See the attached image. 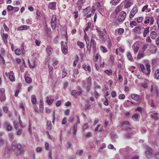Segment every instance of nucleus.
Masks as SVG:
<instances>
[{"instance_id": "58", "label": "nucleus", "mask_w": 159, "mask_h": 159, "mask_svg": "<svg viewBox=\"0 0 159 159\" xmlns=\"http://www.w3.org/2000/svg\"><path fill=\"white\" fill-rule=\"evenodd\" d=\"M45 147L46 150H48L49 149V145L48 143L46 142L45 144Z\"/></svg>"}, {"instance_id": "60", "label": "nucleus", "mask_w": 159, "mask_h": 159, "mask_svg": "<svg viewBox=\"0 0 159 159\" xmlns=\"http://www.w3.org/2000/svg\"><path fill=\"white\" fill-rule=\"evenodd\" d=\"M117 136L116 134L114 133H113L111 134V138L112 139H116L117 138Z\"/></svg>"}, {"instance_id": "12", "label": "nucleus", "mask_w": 159, "mask_h": 159, "mask_svg": "<svg viewBox=\"0 0 159 159\" xmlns=\"http://www.w3.org/2000/svg\"><path fill=\"white\" fill-rule=\"evenodd\" d=\"M143 29L144 27L142 26H139L135 27L133 29V30L135 32L139 34L141 33V31L143 30Z\"/></svg>"}, {"instance_id": "42", "label": "nucleus", "mask_w": 159, "mask_h": 159, "mask_svg": "<svg viewBox=\"0 0 159 159\" xmlns=\"http://www.w3.org/2000/svg\"><path fill=\"white\" fill-rule=\"evenodd\" d=\"M91 26V23L90 22H89L87 23V26L86 27V28H85L84 32H86V31H87L88 30V29L90 28Z\"/></svg>"}, {"instance_id": "43", "label": "nucleus", "mask_w": 159, "mask_h": 159, "mask_svg": "<svg viewBox=\"0 0 159 159\" xmlns=\"http://www.w3.org/2000/svg\"><path fill=\"white\" fill-rule=\"evenodd\" d=\"M77 89L78 90V91H77V92L79 95H80L81 94H82L83 92V91L81 89V88L80 86H78L77 87Z\"/></svg>"}, {"instance_id": "18", "label": "nucleus", "mask_w": 159, "mask_h": 159, "mask_svg": "<svg viewBox=\"0 0 159 159\" xmlns=\"http://www.w3.org/2000/svg\"><path fill=\"white\" fill-rule=\"evenodd\" d=\"M140 118V115L139 113H136L133 115L132 116L133 119L134 121H138Z\"/></svg>"}, {"instance_id": "51", "label": "nucleus", "mask_w": 159, "mask_h": 159, "mask_svg": "<svg viewBox=\"0 0 159 159\" xmlns=\"http://www.w3.org/2000/svg\"><path fill=\"white\" fill-rule=\"evenodd\" d=\"M139 49V47L138 46H134V52L136 54L138 52Z\"/></svg>"}, {"instance_id": "61", "label": "nucleus", "mask_w": 159, "mask_h": 159, "mask_svg": "<svg viewBox=\"0 0 159 159\" xmlns=\"http://www.w3.org/2000/svg\"><path fill=\"white\" fill-rule=\"evenodd\" d=\"M67 74V72L66 71L65 69H64L63 72L62 77V78H64Z\"/></svg>"}, {"instance_id": "32", "label": "nucleus", "mask_w": 159, "mask_h": 159, "mask_svg": "<svg viewBox=\"0 0 159 159\" xmlns=\"http://www.w3.org/2000/svg\"><path fill=\"white\" fill-rule=\"evenodd\" d=\"M150 17L149 16H146L145 18V20L144 22L145 24H148L150 22Z\"/></svg>"}, {"instance_id": "28", "label": "nucleus", "mask_w": 159, "mask_h": 159, "mask_svg": "<svg viewBox=\"0 0 159 159\" xmlns=\"http://www.w3.org/2000/svg\"><path fill=\"white\" fill-rule=\"evenodd\" d=\"M138 23H140L142 22L144 20V18L142 16L139 17L135 19Z\"/></svg>"}, {"instance_id": "21", "label": "nucleus", "mask_w": 159, "mask_h": 159, "mask_svg": "<svg viewBox=\"0 0 159 159\" xmlns=\"http://www.w3.org/2000/svg\"><path fill=\"white\" fill-rule=\"evenodd\" d=\"M28 27L29 26L26 25H22L21 26L18 27L17 28V30H25L28 29Z\"/></svg>"}, {"instance_id": "37", "label": "nucleus", "mask_w": 159, "mask_h": 159, "mask_svg": "<svg viewBox=\"0 0 159 159\" xmlns=\"http://www.w3.org/2000/svg\"><path fill=\"white\" fill-rule=\"evenodd\" d=\"M17 130L16 134L18 135H20L22 133V129H18V127H17V129H16Z\"/></svg>"}, {"instance_id": "25", "label": "nucleus", "mask_w": 159, "mask_h": 159, "mask_svg": "<svg viewBox=\"0 0 159 159\" xmlns=\"http://www.w3.org/2000/svg\"><path fill=\"white\" fill-rule=\"evenodd\" d=\"M46 51L48 54H50L53 51V48H52L51 46L48 45L47 47Z\"/></svg>"}, {"instance_id": "48", "label": "nucleus", "mask_w": 159, "mask_h": 159, "mask_svg": "<svg viewBox=\"0 0 159 159\" xmlns=\"http://www.w3.org/2000/svg\"><path fill=\"white\" fill-rule=\"evenodd\" d=\"M5 140L2 138L0 137V147L2 146L4 143Z\"/></svg>"}, {"instance_id": "46", "label": "nucleus", "mask_w": 159, "mask_h": 159, "mask_svg": "<svg viewBox=\"0 0 159 159\" xmlns=\"http://www.w3.org/2000/svg\"><path fill=\"white\" fill-rule=\"evenodd\" d=\"M149 46V45L148 44H145L143 45L142 48L143 51H144L146 50L147 48H148Z\"/></svg>"}, {"instance_id": "35", "label": "nucleus", "mask_w": 159, "mask_h": 159, "mask_svg": "<svg viewBox=\"0 0 159 159\" xmlns=\"http://www.w3.org/2000/svg\"><path fill=\"white\" fill-rule=\"evenodd\" d=\"M159 77V70H157L154 74V78H155L158 79Z\"/></svg>"}, {"instance_id": "50", "label": "nucleus", "mask_w": 159, "mask_h": 159, "mask_svg": "<svg viewBox=\"0 0 159 159\" xmlns=\"http://www.w3.org/2000/svg\"><path fill=\"white\" fill-rule=\"evenodd\" d=\"M16 54L17 55H19L21 54V51L19 49H17L15 51Z\"/></svg>"}, {"instance_id": "22", "label": "nucleus", "mask_w": 159, "mask_h": 159, "mask_svg": "<svg viewBox=\"0 0 159 159\" xmlns=\"http://www.w3.org/2000/svg\"><path fill=\"white\" fill-rule=\"evenodd\" d=\"M133 135V134L132 133H127L124 135V137L125 139H129L132 137Z\"/></svg>"}, {"instance_id": "3", "label": "nucleus", "mask_w": 159, "mask_h": 159, "mask_svg": "<svg viewBox=\"0 0 159 159\" xmlns=\"http://www.w3.org/2000/svg\"><path fill=\"white\" fill-rule=\"evenodd\" d=\"M61 44L62 53L65 55L67 54L68 53V46L67 43L66 42L64 43L63 41H61Z\"/></svg>"}, {"instance_id": "26", "label": "nucleus", "mask_w": 159, "mask_h": 159, "mask_svg": "<svg viewBox=\"0 0 159 159\" xmlns=\"http://www.w3.org/2000/svg\"><path fill=\"white\" fill-rule=\"evenodd\" d=\"M31 102L33 104H35L36 103L37 100L35 96L34 95H33L31 96Z\"/></svg>"}, {"instance_id": "27", "label": "nucleus", "mask_w": 159, "mask_h": 159, "mask_svg": "<svg viewBox=\"0 0 159 159\" xmlns=\"http://www.w3.org/2000/svg\"><path fill=\"white\" fill-rule=\"evenodd\" d=\"M126 55L129 60L131 61H132L133 59V57L131 53L130 52H127Z\"/></svg>"}, {"instance_id": "39", "label": "nucleus", "mask_w": 159, "mask_h": 159, "mask_svg": "<svg viewBox=\"0 0 159 159\" xmlns=\"http://www.w3.org/2000/svg\"><path fill=\"white\" fill-rule=\"evenodd\" d=\"M106 147V145L105 143L102 144L101 145V147L99 148V151L100 152H101L102 150L105 148Z\"/></svg>"}, {"instance_id": "19", "label": "nucleus", "mask_w": 159, "mask_h": 159, "mask_svg": "<svg viewBox=\"0 0 159 159\" xmlns=\"http://www.w3.org/2000/svg\"><path fill=\"white\" fill-rule=\"evenodd\" d=\"M150 35L151 38L153 39H155L157 36V33L155 31H152L151 32Z\"/></svg>"}, {"instance_id": "38", "label": "nucleus", "mask_w": 159, "mask_h": 159, "mask_svg": "<svg viewBox=\"0 0 159 159\" xmlns=\"http://www.w3.org/2000/svg\"><path fill=\"white\" fill-rule=\"evenodd\" d=\"M143 55L144 53L143 51L142 52H139L137 56V57L138 59H140L141 57H143Z\"/></svg>"}, {"instance_id": "8", "label": "nucleus", "mask_w": 159, "mask_h": 159, "mask_svg": "<svg viewBox=\"0 0 159 159\" xmlns=\"http://www.w3.org/2000/svg\"><path fill=\"white\" fill-rule=\"evenodd\" d=\"M138 9L137 7H134L131 10L130 14L129 17L130 18H133L135 15L137 13Z\"/></svg>"}, {"instance_id": "1", "label": "nucleus", "mask_w": 159, "mask_h": 159, "mask_svg": "<svg viewBox=\"0 0 159 159\" xmlns=\"http://www.w3.org/2000/svg\"><path fill=\"white\" fill-rule=\"evenodd\" d=\"M146 70L143 65L140 64L139 65V68L141 71L146 75L148 77L151 72L150 66L148 63H146L145 65Z\"/></svg>"}, {"instance_id": "62", "label": "nucleus", "mask_w": 159, "mask_h": 159, "mask_svg": "<svg viewBox=\"0 0 159 159\" xmlns=\"http://www.w3.org/2000/svg\"><path fill=\"white\" fill-rule=\"evenodd\" d=\"M148 5H146L144 6L142 9V12H144L145 10H147L148 9Z\"/></svg>"}, {"instance_id": "15", "label": "nucleus", "mask_w": 159, "mask_h": 159, "mask_svg": "<svg viewBox=\"0 0 159 159\" xmlns=\"http://www.w3.org/2000/svg\"><path fill=\"white\" fill-rule=\"evenodd\" d=\"M149 28L150 27H147L146 28H144L143 30L144 31L143 32V36L144 37H146L147 36V34L149 33Z\"/></svg>"}, {"instance_id": "47", "label": "nucleus", "mask_w": 159, "mask_h": 159, "mask_svg": "<svg viewBox=\"0 0 159 159\" xmlns=\"http://www.w3.org/2000/svg\"><path fill=\"white\" fill-rule=\"evenodd\" d=\"M25 80L27 83H29L32 81V79L30 77H25Z\"/></svg>"}, {"instance_id": "45", "label": "nucleus", "mask_w": 159, "mask_h": 159, "mask_svg": "<svg viewBox=\"0 0 159 159\" xmlns=\"http://www.w3.org/2000/svg\"><path fill=\"white\" fill-rule=\"evenodd\" d=\"M100 49L102 51V52H103L105 53L107 51V48L103 46H101L100 47Z\"/></svg>"}, {"instance_id": "40", "label": "nucleus", "mask_w": 159, "mask_h": 159, "mask_svg": "<svg viewBox=\"0 0 159 159\" xmlns=\"http://www.w3.org/2000/svg\"><path fill=\"white\" fill-rule=\"evenodd\" d=\"M137 23L136 21H133L130 23L129 25H130L131 28H133V26L132 25L135 26L137 25Z\"/></svg>"}, {"instance_id": "23", "label": "nucleus", "mask_w": 159, "mask_h": 159, "mask_svg": "<svg viewBox=\"0 0 159 159\" xmlns=\"http://www.w3.org/2000/svg\"><path fill=\"white\" fill-rule=\"evenodd\" d=\"M6 98L5 93H0V100L2 102L5 100Z\"/></svg>"}, {"instance_id": "13", "label": "nucleus", "mask_w": 159, "mask_h": 159, "mask_svg": "<svg viewBox=\"0 0 159 159\" xmlns=\"http://www.w3.org/2000/svg\"><path fill=\"white\" fill-rule=\"evenodd\" d=\"M146 155L148 159L152 157V150L151 148H149L146 151Z\"/></svg>"}, {"instance_id": "17", "label": "nucleus", "mask_w": 159, "mask_h": 159, "mask_svg": "<svg viewBox=\"0 0 159 159\" xmlns=\"http://www.w3.org/2000/svg\"><path fill=\"white\" fill-rule=\"evenodd\" d=\"M13 71H10L8 73L9 78L11 81H14L15 80V78L13 76Z\"/></svg>"}, {"instance_id": "14", "label": "nucleus", "mask_w": 159, "mask_h": 159, "mask_svg": "<svg viewBox=\"0 0 159 159\" xmlns=\"http://www.w3.org/2000/svg\"><path fill=\"white\" fill-rule=\"evenodd\" d=\"M84 3V0H78L77 3L76 5H77V7H78L79 10L81 9Z\"/></svg>"}, {"instance_id": "33", "label": "nucleus", "mask_w": 159, "mask_h": 159, "mask_svg": "<svg viewBox=\"0 0 159 159\" xmlns=\"http://www.w3.org/2000/svg\"><path fill=\"white\" fill-rule=\"evenodd\" d=\"M46 101L47 102V103H48V105H51L52 103V102H53V101H54V99H51V100H50L49 99V98H48V97H46Z\"/></svg>"}, {"instance_id": "9", "label": "nucleus", "mask_w": 159, "mask_h": 159, "mask_svg": "<svg viewBox=\"0 0 159 159\" xmlns=\"http://www.w3.org/2000/svg\"><path fill=\"white\" fill-rule=\"evenodd\" d=\"M131 98L137 102V103H139L141 100L139 95L137 94H132L131 95Z\"/></svg>"}, {"instance_id": "4", "label": "nucleus", "mask_w": 159, "mask_h": 159, "mask_svg": "<svg viewBox=\"0 0 159 159\" xmlns=\"http://www.w3.org/2000/svg\"><path fill=\"white\" fill-rule=\"evenodd\" d=\"M126 16L125 12L124 11H122L119 14L117 18L118 21L120 22H122L125 19Z\"/></svg>"}, {"instance_id": "6", "label": "nucleus", "mask_w": 159, "mask_h": 159, "mask_svg": "<svg viewBox=\"0 0 159 159\" xmlns=\"http://www.w3.org/2000/svg\"><path fill=\"white\" fill-rule=\"evenodd\" d=\"M95 36L93 35L91 37V40L89 42V45H91V48H92V46L93 47V50L94 52L96 51V43L94 40Z\"/></svg>"}, {"instance_id": "56", "label": "nucleus", "mask_w": 159, "mask_h": 159, "mask_svg": "<svg viewBox=\"0 0 159 159\" xmlns=\"http://www.w3.org/2000/svg\"><path fill=\"white\" fill-rule=\"evenodd\" d=\"M77 154L80 156L82 155L83 154V151L82 150H78Z\"/></svg>"}, {"instance_id": "44", "label": "nucleus", "mask_w": 159, "mask_h": 159, "mask_svg": "<svg viewBox=\"0 0 159 159\" xmlns=\"http://www.w3.org/2000/svg\"><path fill=\"white\" fill-rule=\"evenodd\" d=\"M121 10L120 7L118 6L116 9L115 12L116 14H118Z\"/></svg>"}, {"instance_id": "24", "label": "nucleus", "mask_w": 159, "mask_h": 159, "mask_svg": "<svg viewBox=\"0 0 159 159\" xmlns=\"http://www.w3.org/2000/svg\"><path fill=\"white\" fill-rule=\"evenodd\" d=\"M120 0H112L110 1V3L112 5L116 6L119 3Z\"/></svg>"}, {"instance_id": "55", "label": "nucleus", "mask_w": 159, "mask_h": 159, "mask_svg": "<svg viewBox=\"0 0 159 159\" xmlns=\"http://www.w3.org/2000/svg\"><path fill=\"white\" fill-rule=\"evenodd\" d=\"M141 86L144 88H147L148 87L147 83H145L141 84Z\"/></svg>"}, {"instance_id": "16", "label": "nucleus", "mask_w": 159, "mask_h": 159, "mask_svg": "<svg viewBox=\"0 0 159 159\" xmlns=\"http://www.w3.org/2000/svg\"><path fill=\"white\" fill-rule=\"evenodd\" d=\"M56 3L55 2H50L49 3L48 7L51 10L55 9Z\"/></svg>"}, {"instance_id": "53", "label": "nucleus", "mask_w": 159, "mask_h": 159, "mask_svg": "<svg viewBox=\"0 0 159 159\" xmlns=\"http://www.w3.org/2000/svg\"><path fill=\"white\" fill-rule=\"evenodd\" d=\"M7 9L8 11H11L14 9V7L11 5H8L7 7Z\"/></svg>"}, {"instance_id": "63", "label": "nucleus", "mask_w": 159, "mask_h": 159, "mask_svg": "<svg viewBox=\"0 0 159 159\" xmlns=\"http://www.w3.org/2000/svg\"><path fill=\"white\" fill-rule=\"evenodd\" d=\"M150 105L151 107H155V105L154 104V103L152 99L150 101Z\"/></svg>"}, {"instance_id": "31", "label": "nucleus", "mask_w": 159, "mask_h": 159, "mask_svg": "<svg viewBox=\"0 0 159 159\" xmlns=\"http://www.w3.org/2000/svg\"><path fill=\"white\" fill-rule=\"evenodd\" d=\"M77 44L78 46L81 48H83L84 46V44L81 42L78 41L77 43Z\"/></svg>"}, {"instance_id": "54", "label": "nucleus", "mask_w": 159, "mask_h": 159, "mask_svg": "<svg viewBox=\"0 0 159 159\" xmlns=\"http://www.w3.org/2000/svg\"><path fill=\"white\" fill-rule=\"evenodd\" d=\"M12 128V126L10 124H8L7 125V129L8 131L11 130Z\"/></svg>"}, {"instance_id": "20", "label": "nucleus", "mask_w": 159, "mask_h": 159, "mask_svg": "<svg viewBox=\"0 0 159 159\" xmlns=\"http://www.w3.org/2000/svg\"><path fill=\"white\" fill-rule=\"evenodd\" d=\"M77 123H75L73 126V134H74V136H75L76 133V132L77 131Z\"/></svg>"}, {"instance_id": "59", "label": "nucleus", "mask_w": 159, "mask_h": 159, "mask_svg": "<svg viewBox=\"0 0 159 159\" xmlns=\"http://www.w3.org/2000/svg\"><path fill=\"white\" fill-rule=\"evenodd\" d=\"M125 96L124 94H120L119 97V98L120 99H123L125 98Z\"/></svg>"}, {"instance_id": "34", "label": "nucleus", "mask_w": 159, "mask_h": 159, "mask_svg": "<svg viewBox=\"0 0 159 159\" xmlns=\"http://www.w3.org/2000/svg\"><path fill=\"white\" fill-rule=\"evenodd\" d=\"M91 83V78L90 77H89L86 79L85 84H87L88 85H90Z\"/></svg>"}, {"instance_id": "5", "label": "nucleus", "mask_w": 159, "mask_h": 159, "mask_svg": "<svg viewBox=\"0 0 159 159\" xmlns=\"http://www.w3.org/2000/svg\"><path fill=\"white\" fill-rule=\"evenodd\" d=\"M57 25V21L56 15H53L52 17L51 21V26L53 29H54Z\"/></svg>"}, {"instance_id": "30", "label": "nucleus", "mask_w": 159, "mask_h": 159, "mask_svg": "<svg viewBox=\"0 0 159 159\" xmlns=\"http://www.w3.org/2000/svg\"><path fill=\"white\" fill-rule=\"evenodd\" d=\"M2 36L4 41L7 43V39L8 36V34H7L3 33Z\"/></svg>"}, {"instance_id": "7", "label": "nucleus", "mask_w": 159, "mask_h": 159, "mask_svg": "<svg viewBox=\"0 0 159 159\" xmlns=\"http://www.w3.org/2000/svg\"><path fill=\"white\" fill-rule=\"evenodd\" d=\"M84 33L85 34L84 36V39L86 41V44L87 45V51L90 52L91 49V45H89V39L87 36L86 33V32H84Z\"/></svg>"}, {"instance_id": "11", "label": "nucleus", "mask_w": 159, "mask_h": 159, "mask_svg": "<svg viewBox=\"0 0 159 159\" xmlns=\"http://www.w3.org/2000/svg\"><path fill=\"white\" fill-rule=\"evenodd\" d=\"M133 4V0H125L124 7L128 8L130 7Z\"/></svg>"}, {"instance_id": "57", "label": "nucleus", "mask_w": 159, "mask_h": 159, "mask_svg": "<svg viewBox=\"0 0 159 159\" xmlns=\"http://www.w3.org/2000/svg\"><path fill=\"white\" fill-rule=\"evenodd\" d=\"M105 72L108 75H110L112 74V71L111 70H108L105 71Z\"/></svg>"}, {"instance_id": "2", "label": "nucleus", "mask_w": 159, "mask_h": 159, "mask_svg": "<svg viewBox=\"0 0 159 159\" xmlns=\"http://www.w3.org/2000/svg\"><path fill=\"white\" fill-rule=\"evenodd\" d=\"M14 147H16L17 149V153L18 154H21L24 151V149L23 147L20 143H16L14 142H13L12 143V147L13 148Z\"/></svg>"}, {"instance_id": "41", "label": "nucleus", "mask_w": 159, "mask_h": 159, "mask_svg": "<svg viewBox=\"0 0 159 159\" xmlns=\"http://www.w3.org/2000/svg\"><path fill=\"white\" fill-rule=\"evenodd\" d=\"M124 30L122 28H119L118 30V33L119 35L122 34L124 33Z\"/></svg>"}, {"instance_id": "29", "label": "nucleus", "mask_w": 159, "mask_h": 159, "mask_svg": "<svg viewBox=\"0 0 159 159\" xmlns=\"http://www.w3.org/2000/svg\"><path fill=\"white\" fill-rule=\"evenodd\" d=\"M158 114L157 113H155L151 114V117L157 120L158 119Z\"/></svg>"}, {"instance_id": "49", "label": "nucleus", "mask_w": 159, "mask_h": 159, "mask_svg": "<svg viewBox=\"0 0 159 159\" xmlns=\"http://www.w3.org/2000/svg\"><path fill=\"white\" fill-rule=\"evenodd\" d=\"M150 23L149 24L151 26L154 23V18L153 16L150 17Z\"/></svg>"}, {"instance_id": "64", "label": "nucleus", "mask_w": 159, "mask_h": 159, "mask_svg": "<svg viewBox=\"0 0 159 159\" xmlns=\"http://www.w3.org/2000/svg\"><path fill=\"white\" fill-rule=\"evenodd\" d=\"M67 122V118L66 117H65L63 118V119L62 124L63 125L65 124Z\"/></svg>"}, {"instance_id": "52", "label": "nucleus", "mask_w": 159, "mask_h": 159, "mask_svg": "<svg viewBox=\"0 0 159 159\" xmlns=\"http://www.w3.org/2000/svg\"><path fill=\"white\" fill-rule=\"evenodd\" d=\"M129 124V122L127 121H124L122 122V123L121 124V125L122 126V127H123L125 126V125H128Z\"/></svg>"}, {"instance_id": "36", "label": "nucleus", "mask_w": 159, "mask_h": 159, "mask_svg": "<svg viewBox=\"0 0 159 159\" xmlns=\"http://www.w3.org/2000/svg\"><path fill=\"white\" fill-rule=\"evenodd\" d=\"M39 110L40 112H42L43 110V103L41 101L40 102Z\"/></svg>"}, {"instance_id": "10", "label": "nucleus", "mask_w": 159, "mask_h": 159, "mask_svg": "<svg viewBox=\"0 0 159 159\" xmlns=\"http://www.w3.org/2000/svg\"><path fill=\"white\" fill-rule=\"evenodd\" d=\"M103 30L104 31L105 33L102 31L100 33H99V35L101 40L103 42H105L107 39V37L105 34L106 33L105 29H104Z\"/></svg>"}]
</instances>
